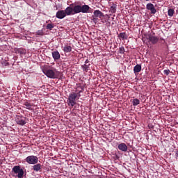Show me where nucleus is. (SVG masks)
I'll return each instance as SVG.
<instances>
[{
  "label": "nucleus",
  "mask_w": 178,
  "mask_h": 178,
  "mask_svg": "<svg viewBox=\"0 0 178 178\" xmlns=\"http://www.w3.org/2000/svg\"><path fill=\"white\" fill-rule=\"evenodd\" d=\"M92 10L88 5H73L68 6L65 10H59L56 13V17L58 19H63L66 16H70V15H77V13H91Z\"/></svg>",
  "instance_id": "obj_1"
},
{
  "label": "nucleus",
  "mask_w": 178,
  "mask_h": 178,
  "mask_svg": "<svg viewBox=\"0 0 178 178\" xmlns=\"http://www.w3.org/2000/svg\"><path fill=\"white\" fill-rule=\"evenodd\" d=\"M80 88H78L75 92H72L70 94L68 97V105L72 106H74L76 105V99H79L80 97H81L80 92H81L82 90H80Z\"/></svg>",
  "instance_id": "obj_2"
},
{
  "label": "nucleus",
  "mask_w": 178,
  "mask_h": 178,
  "mask_svg": "<svg viewBox=\"0 0 178 178\" xmlns=\"http://www.w3.org/2000/svg\"><path fill=\"white\" fill-rule=\"evenodd\" d=\"M43 73L47 76V77H49V79H58V77H60L61 73L59 71H57L56 69H46L43 70Z\"/></svg>",
  "instance_id": "obj_3"
},
{
  "label": "nucleus",
  "mask_w": 178,
  "mask_h": 178,
  "mask_svg": "<svg viewBox=\"0 0 178 178\" xmlns=\"http://www.w3.org/2000/svg\"><path fill=\"white\" fill-rule=\"evenodd\" d=\"M25 161L30 165H35V163H38V157L37 156H29Z\"/></svg>",
  "instance_id": "obj_4"
},
{
  "label": "nucleus",
  "mask_w": 178,
  "mask_h": 178,
  "mask_svg": "<svg viewBox=\"0 0 178 178\" xmlns=\"http://www.w3.org/2000/svg\"><path fill=\"white\" fill-rule=\"evenodd\" d=\"M13 172H14L15 175H17L18 178L23 177V175H24L23 169L20 168V166L17 165L13 167Z\"/></svg>",
  "instance_id": "obj_5"
},
{
  "label": "nucleus",
  "mask_w": 178,
  "mask_h": 178,
  "mask_svg": "<svg viewBox=\"0 0 178 178\" xmlns=\"http://www.w3.org/2000/svg\"><path fill=\"white\" fill-rule=\"evenodd\" d=\"M146 9L147 10H150V13L152 15H155L156 13V8H155V6H154V4L149 3L146 5Z\"/></svg>",
  "instance_id": "obj_6"
},
{
  "label": "nucleus",
  "mask_w": 178,
  "mask_h": 178,
  "mask_svg": "<svg viewBox=\"0 0 178 178\" xmlns=\"http://www.w3.org/2000/svg\"><path fill=\"white\" fill-rule=\"evenodd\" d=\"M148 40L149 42H152V44H156L158 41H159V38L158 37L152 35L148 36Z\"/></svg>",
  "instance_id": "obj_7"
},
{
  "label": "nucleus",
  "mask_w": 178,
  "mask_h": 178,
  "mask_svg": "<svg viewBox=\"0 0 178 178\" xmlns=\"http://www.w3.org/2000/svg\"><path fill=\"white\" fill-rule=\"evenodd\" d=\"M16 122L17 124H19L20 126H24V124H26V120H24V118H22L20 117H18L16 119Z\"/></svg>",
  "instance_id": "obj_8"
},
{
  "label": "nucleus",
  "mask_w": 178,
  "mask_h": 178,
  "mask_svg": "<svg viewBox=\"0 0 178 178\" xmlns=\"http://www.w3.org/2000/svg\"><path fill=\"white\" fill-rule=\"evenodd\" d=\"M93 15L95 17H99V19H101V17H104V13L99 10H95Z\"/></svg>",
  "instance_id": "obj_9"
},
{
  "label": "nucleus",
  "mask_w": 178,
  "mask_h": 178,
  "mask_svg": "<svg viewBox=\"0 0 178 178\" xmlns=\"http://www.w3.org/2000/svg\"><path fill=\"white\" fill-rule=\"evenodd\" d=\"M52 56L54 60H58L60 59V54H59V51H55L52 52Z\"/></svg>",
  "instance_id": "obj_10"
},
{
  "label": "nucleus",
  "mask_w": 178,
  "mask_h": 178,
  "mask_svg": "<svg viewBox=\"0 0 178 178\" xmlns=\"http://www.w3.org/2000/svg\"><path fill=\"white\" fill-rule=\"evenodd\" d=\"M118 149L122 151L123 152H126L127 151V145L124 143H120L118 145Z\"/></svg>",
  "instance_id": "obj_11"
},
{
  "label": "nucleus",
  "mask_w": 178,
  "mask_h": 178,
  "mask_svg": "<svg viewBox=\"0 0 178 178\" xmlns=\"http://www.w3.org/2000/svg\"><path fill=\"white\" fill-rule=\"evenodd\" d=\"M116 8H118V6L116 4L112 3L111 4L110 12H111V13H115Z\"/></svg>",
  "instance_id": "obj_12"
},
{
  "label": "nucleus",
  "mask_w": 178,
  "mask_h": 178,
  "mask_svg": "<svg viewBox=\"0 0 178 178\" xmlns=\"http://www.w3.org/2000/svg\"><path fill=\"white\" fill-rule=\"evenodd\" d=\"M72 46L69 44H67L63 47V51L64 52H66V53L72 52Z\"/></svg>",
  "instance_id": "obj_13"
},
{
  "label": "nucleus",
  "mask_w": 178,
  "mask_h": 178,
  "mask_svg": "<svg viewBox=\"0 0 178 178\" xmlns=\"http://www.w3.org/2000/svg\"><path fill=\"white\" fill-rule=\"evenodd\" d=\"M42 168V165H41L40 163H38L33 165V170H35V172H38L39 170H41Z\"/></svg>",
  "instance_id": "obj_14"
},
{
  "label": "nucleus",
  "mask_w": 178,
  "mask_h": 178,
  "mask_svg": "<svg viewBox=\"0 0 178 178\" xmlns=\"http://www.w3.org/2000/svg\"><path fill=\"white\" fill-rule=\"evenodd\" d=\"M134 73H140L141 72V65H136L134 67Z\"/></svg>",
  "instance_id": "obj_15"
},
{
  "label": "nucleus",
  "mask_w": 178,
  "mask_h": 178,
  "mask_svg": "<svg viewBox=\"0 0 178 178\" xmlns=\"http://www.w3.org/2000/svg\"><path fill=\"white\" fill-rule=\"evenodd\" d=\"M24 106H26V108L29 109V111H31V109H33L32 108L33 104H31V103H29L26 102L24 103Z\"/></svg>",
  "instance_id": "obj_16"
},
{
  "label": "nucleus",
  "mask_w": 178,
  "mask_h": 178,
  "mask_svg": "<svg viewBox=\"0 0 178 178\" xmlns=\"http://www.w3.org/2000/svg\"><path fill=\"white\" fill-rule=\"evenodd\" d=\"M16 53L19 54V55H24V54H26V49H24L23 48L18 49L16 51Z\"/></svg>",
  "instance_id": "obj_17"
},
{
  "label": "nucleus",
  "mask_w": 178,
  "mask_h": 178,
  "mask_svg": "<svg viewBox=\"0 0 178 178\" xmlns=\"http://www.w3.org/2000/svg\"><path fill=\"white\" fill-rule=\"evenodd\" d=\"M132 104L134 106H137V105H140V100L138 99H134L132 101Z\"/></svg>",
  "instance_id": "obj_18"
},
{
  "label": "nucleus",
  "mask_w": 178,
  "mask_h": 178,
  "mask_svg": "<svg viewBox=\"0 0 178 178\" xmlns=\"http://www.w3.org/2000/svg\"><path fill=\"white\" fill-rule=\"evenodd\" d=\"M119 37H120V38H122V40H127V35L126 34V33H120Z\"/></svg>",
  "instance_id": "obj_19"
},
{
  "label": "nucleus",
  "mask_w": 178,
  "mask_h": 178,
  "mask_svg": "<svg viewBox=\"0 0 178 178\" xmlns=\"http://www.w3.org/2000/svg\"><path fill=\"white\" fill-rule=\"evenodd\" d=\"M174 14H175V10L172 8H170L168 11V16L172 17V16H173Z\"/></svg>",
  "instance_id": "obj_20"
},
{
  "label": "nucleus",
  "mask_w": 178,
  "mask_h": 178,
  "mask_svg": "<svg viewBox=\"0 0 178 178\" xmlns=\"http://www.w3.org/2000/svg\"><path fill=\"white\" fill-rule=\"evenodd\" d=\"M48 30H52L54 29V24H48L46 26Z\"/></svg>",
  "instance_id": "obj_21"
},
{
  "label": "nucleus",
  "mask_w": 178,
  "mask_h": 178,
  "mask_svg": "<svg viewBox=\"0 0 178 178\" xmlns=\"http://www.w3.org/2000/svg\"><path fill=\"white\" fill-rule=\"evenodd\" d=\"M82 67L83 70H85V72H87V70H88V65H82Z\"/></svg>",
  "instance_id": "obj_22"
},
{
  "label": "nucleus",
  "mask_w": 178,
  "mask_h": 178,
  "mask_svg": "<svg viewBox=\"0 0 178 178\" xmlns=\"http://www.w3.org/2000/svg\"><path fill=\"white\" fill-rule=\"evenodd\" d=\"M120 54H124V47H121L120 48Z\"/></svg>",
  "instance_id": "obj_23"
},
{
  "label": "nucleus",
  "mask_w": 178,
  "mask_h": 178,
  "mask_svg": "<svg viewBox=\"0 0 178 178\" xmlns=\"http://www.w3.org/2000/svg\"><path fill=\"white\" fill-rule=\"evenodd\" d=\"M170 73V70H164V74H166V76H169Z\"/></svg>",
  "instance_id": "obj_24"
},
{
  "label": "nucleus",
  "mask_w": 178,
  "mask_h": 178,
  "mask_svg": "<svg viewBox=\"0 0 178 178\" xmlns=\"http://www.w3.org/2000/svg\"><path fill=\"white\" fill-rule=\"evenodd\" d=\"M42 34H44V32H42V31L40 30L37 31L38 35H42Z\"/></svg>",
  "instance_id": "obj_25"
},
{
  "label": "nucleus",
  "mask_w": 178,
  "mask_h": 178,
  "mask_svg": "<svg viewBox=\"0 0 178 178\" xmlns=\"http://www.w3.org/2000/svg\"><path fill=\"white\" fill-rule=\"evenodd\" d=\"M8 65H9V63H6L5 64V66H8Z\"/></svg>",
  "instance_id": "obj_26"
}]
</instances>
